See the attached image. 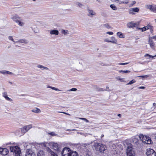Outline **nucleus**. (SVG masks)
Returning <instances> with one entry per match:
<instances>
[{
    "instance_id": "5",
    "label": "nucleus",
    "mask_w": 156,
    "mask_h": 156,
    "mask_svg": "<svg viewBox=\"0 0 156 156\" xmlns=\"http://www.w3.org/2000/svg\"><path fill=\"white\" fill-rule=\"evenodd\" d=\"M146 154L147 156H156L155 151L151 148L147 149L146 150Z\"/></svg>"
},
{
    "instance_id": "14",
    "label": "nucleus",
    "mask_w": 156,
    "mask_h": 156,
    "mask_svg": "<svg viewBox=\"0 0 156 156\" xmlns=\"http://www.w3.org/2000/svg\"><path fill=\"white\" fill-rule=\"evenodd\" d=\"M30 127H22L21 129L22 133H24L30 129Z\"/></svg>"
},
{
    "instance_id": "43",
    "label": "nucleus",
    "mask_w": 156,
    "mask_h": 156,
    "mask_svg": "<svg viewBox=\"0 0 156 156\" xmlns=\"http://www.w3.org/2000/svg\"><path fill=\"white\" fill-rule=\"evenodd\" d=\"M49 135H50L52 136H55L56 134L54 132H51L48 133Z\"/></svg>"
},
{
    "instance_id": "64",
    "label": "nucleus",
    "mask_w": 156,
    "mask_h": 156,
    "mask_svg": "<svg viewBox=\"0 0 156 156\" xmlns=\"http://www.w3.org/2000/svg\"><path fill=\"white\" fill-rule=\"evenodd\" d=\"M156 105V103H153V105L154 106H155Z\"/></svg>"
},
{
    "instance_id": "37",
    "label": "nucleus",
    "mask_w": 156,
    "mask_h": 156,
    "mask_svg": "<svg viewBox=\"0 0 156 156\" xmlns=\"http://www.w3.org/2000/svg\"><path fill=\"white\" fill-rule=\"evenodd\" d=\"M8 38L9 40H11L12 41H13L14 42V44H15L16 42H15V41H14V39H13L12 36H9V37Z\"/></svg>"
},
{
    "instance_id": "57",
    "label": "nucleus",
    "mask_w": 156,
    "mask_h": 156,
    "mask_svg": "<svg viewBox=\"0 0 156 156\" xmlns=\"http://www.w3.org/2000/svg\"><path fill=\"white\" fill-rule=\"evenodd\" d=\"M101 66H108V65H105L103 63H101Z\"/></svg>"
},
{
    "instance_id": "30",
    "label": "nucleus",
    "mask_w": 156,
    "mask_h": 156,
    "mask_svg": "<svg viewBox=\"0 0 156 156\" xmlns=\"http://www.w3.org/2000/svg\"><path fill=\"white\" fill-rule=\"evenodd\" d=\"M62 34L66 35L69 34V31L67 30H65L62 29Z\"/></svg>"
},
{
    "instance_id": "19",
    "label": "nucleus",
    "mask_w": 156,
    "mask_h": 156,
    "mask_svg": "<svg viewBox=\"0 0 156 156\" xmlns=\"http://www.w3.org/2000/svg\"><path fill=\"white\" fill-rule=\"evenodd\" d=\"M117 35L120 38H124L125 37V35L120 32H118L117 33Z\"/></svg>"
},
{
    "instance_id": "49",
    "label": "nucleus",
    "mask_w": 156,
    "mask_h": 156,
    "mask_svg": "<svg viewBox=\"0 0 156 156\" xmlns=\"http://www.w3.org/2000/svg\"><path fill=\"white\" fill-rule=\"evenodd\" d=\"M128 63H119V64L121 65H125L127 64Z\"/></svg>"
},
{
    "instance_id": "28",
    "label": "nucleus",
    "mask_w": 156,
    "mask_h": 156,
    "mask_svg": "<svg viewBox=\"0 0 156 156\" xmlns=\"http://www.w3.org/2000/svg\"><path fill=\"white\" fill-rule=\"evenodd\" d=\"M103 26L104 27L108 29H110L111 28V26L108 23L104 24Z\"/></svg>"
},
{
    "instance_id": "29",
    "label": "nucleus",
    "mask_w": 156,
    "mask_h": 156,
    "mask_svg": "<svg viewBox=\"0 0 156 156\" xmlns=\"http://www.w3.org/2000/svg\"><path fill=\"white\" fill-rule=\"evenodd\" d=\"M110 7L113 10H117V8L114 4H111L110 5Z\"/></svg>"
},
{
    "instance_id": "41",
    "label": "nucleus",
    "mask_w": 156,
    "mask_h": 156,
    "mask_svg": "<svg viewBox=\"0 0 156 156\" xmlns=\"http://www.w3.org/2000/svg\"><path fill=\"white\" fill-rule=\"evenodd\" d=\"M133 142L136 145H138L139 143V140H135Z\"/></svg>"
},
{
    "instance_id": "36",
    "label": "nucleus",
    "mask_w": 156,
    "mask_h": 156,
    "mask_svg": "<svg viewBox=\"0 0 156 156\" xmlns=\"http://www.w3.org/2000/svg\"><path fill=\"white\" fill-rule=\"evenodd\" d=\"M147 27H149L150 28L149 29H150L151 31V33H152V32L153 31V30H152V26H151V24H150V23L148 24L147 25Z\"/></svg>"
},
{
    "instance_id": "22",
    "label": "nucleus",
    "mask_w": 156,
    "mask_h": 156,
    "mask_svg": "<svg viewBox=\"0 0 156 156\" xmlns=\"http://www.w3.org/2000/svg\"><path fill=\"white\" fill-rule=\"evenodd\" d=\"M18 146H17L15 147H10V150L11 152H13V153L15 151V150H16V149H17V148H18Z\"/></svg>"
},
{
    "instance_id": "21",
    "label": "nucleus",
    "mask_w": 156,
    "mask_h": 156,
    "mask_svg": "<svg viewBox=\"0 0 156 156\" xmlns=\"http://www.w3.org/2000/svg\"><path fill=\"white\" fill-rule=\"evenodd\" d=\"M37 67L41 69L42 70L43 69H46V70H48L49 69L47 67H45L44 66L41 65H38L37 66Z\"/></svg>"
},
{
    "instance_id": "60",
    "label": "nucleus",
    "mask_w": 156,
    "mask_h": 156,
    "mask_svg": "<svg viewBox=\"0 0 156 156\" xmlns=\"http://www.w3.org/2000/svg\"><path fill=\"white\" fill-rule=\"evenodd\" d=\"M79 119H82L83 120H86L85 118H79Z\"/></svg>"
},
{
    "instance_id": "33",
    "label": "nucleus",
    "mask_w": 156,
    "mask_h": 156,
    "mask_svg": "<svg viewBox=\"0 0 156 156\" xmlns=\"http://www.w3.org/2000/svg\"><path fill=\"white\" fill-rule=\"evenodd\" d=\"M129 13L130 14L134 15L135 14L134 11L133 10L132 8L130 9L129 10Z\"/></svg>"
},
{
    "instance_id": "40",
    "label": "nucleus",
    "mask_w": 156,
    "mask_h": 156,
    "mask_svg": "<svg viewBox=\"0 0 156 156\" xmlns=\"http://www.w3.org/2000/svg\"><path fill=\"white\" fill-rule=\"evenodd\" d=\"M149 76V75H143V76H139V77H141V78H147V77H148Z\"/></svg>"
},
{
    "instance_id": "38",
    "label": "nucleus",
    "mask_w": 156,
    "mask_h": 156,
    "mask_svg": "<svg viewBox=\"0 0 156 156\" xmlns=\"http://www.w3.org/2000/svg\"><path fill=\"white\" fill-rule=\"evenodd\" d=\"M5 98L6 100H7L8 101H12V99L9 98V97H8L7 96H6L5 97Z\"/></svg>"
},
{
    "instance_id": "24",
    "label": "nucleus",
    "mask_w": 156,
    "mask_h": 156,
    "mask_svg": "<svg viewBox=\"0 0 156 156\" xmlns=\"http://www.w3.org/2000/svg\"><path fill=\"white\" fill-rule=\"evenodd\" d=\"M150 28L148 27H147V26L144 27L143 28H137V29L138 30H141L142 31H144L147 30H148Z\"/></svg>"
},
{
    "instance_id": "50",
    "label": "nucleus",
    "mask_w": 156,
    "mask_h": 156,
    "mask_svg": "<svg viewBox=\"0 0 156 156\" xmlns=\"http://www.w3.org/2000/svg\"><path fill=\"white\" fill-rule=\"evenodd\" d=\"M145 88V87L141 86L138 87V88L139 89H144Z\"/></svg>"
},
{
    "instance_id": "4",
    "label": "nucleus",
    "mask_w": 156,
    "mask_h": 156,
    "mask_svg": "<svg viewBox=\"0 0 156 156\" xmlns=\"http://www.w3.org/2000/svg\"><path fill=\"white\" fill-rule=\"evenodd\" d=\"M11 19L20 26H23L24 23L20 21L21 17L17 15H15L12 16L11 17Z\"/></svg>"
},
{
    "instance_id": "3",
    "label": "nucleus",
    "mask_w": 156,
    "mask_h": 156,
    "mask_svg": "<svg viewBox=\"0 0 156 156\" xmlns=\"http://www.w3.org/2000/svg\"><path fill=\"white\" fill-rule=\"evenodd\" d=\"M126 151L127 156H135V153L133 150L131 144L129 145L127 147Z\"/></svg>"
},
{
    "instance_id": "46",
    "label": "nucleus",
    "mask_w": 156,
    "mask_h": 156,
    "mask_svg": "<svg viewBox=\"0 0 156 156\" xmlns=\"http://www.w3.org/2000/svg\"><path fill=\"white\" fill-rule=\"evenodd\" d=\"M115 2L116 3H119L120 4H122V1H121L118 0H116V1Z\"/></svg>"
},
{
    "instance_id": "59",
    "label": "nucleus",
    "mask_w": 156,
    "mask_h": 156,
    "mask_svg": "<svg viewBox=\"0 0 156 156\" xmlns=\"http://www.w3.org/2000/svg\"><path fill=\"white\" fill-rule=\"evenodd\" d=\"M79 119H82L83 120H86L85 118H79Z\"/></svg>"
},
{
    "instance_id": "27",
    "label": "nucleus",
    "mask_w": 156,
    "mask_h": 156,
    "mask_svg": "<svg viewBox=\"0 0 156 156\" xmlns=\"http://www.w3.org/2000/svg\"><path fill=\"white\" fill-rule=\"evenodd\" d=\"M119 72L120 73H129L130 72L129 70H122L119 71Z\"/></svg>"
},
{
    "instance_id": "42",
    "label": "nucleus",
    "mask_w": 156,
    "mask_h": 156,
    "mask_svg": "<svg viewBox=\"0 0 156 156\" xmlns=\"http://www.w3.org/2000/svg\"><path fill=\"white\" fill-rule=\"evenodd\" d=\"M6 70H2L0 71V73L3 74L4 75L6 74Z\"/></svg>"
},
{
    "instance_id": "31",
    "label": "nucleus",
    "mask_w": 156,
    "mask_h": 156,
    "mask_svg": "<svg viewBox=\"0 0 156 156\" xmlns=\"http://www.w3.org/2000/svg\"><path fill=\"white\" fill-rule=\"evenodd\" d=\"M152 5L149 4H147L145 5V8L146 9L150 10L151 7Z\"/></svg>"
},
{
    "instance_id": "53",
    "label": "nucleus",
    "mask_w": 156,
    "mask_h": 156,
    "mask_svg": "<svg viewBox=\"0 0 156 156\" xmlns=\"http://www.w3.org/2000/svg\"><path fill=\"white\" fill-rule=\"evenodd\" d=\"M59 112V113H63L66 114L68 115H70L69 113H67L65 112Z\"/></svg>"
},
{
    "instance_id": "56",
    "label": "nucleus",
    "mask_w": 156,
    "mask_h": 156,
    "mask_svg": "<svg viewBox=\"0 0 156 156\" xmlns=\"http://www.w3.org/2000/svg\"><path fill=\"white\" fill-rule=\"evenodd\" d=\"M151 38L156 40V35L151 37Z\"/></svg>"
},
{
    "instance_id": "54",
    "label": "nucleus",
    "mask_w": 156,
    "mask_h": 156,
    "mask_svg": "<svg viewBox=\"0 0 156 156\" xmlns=\"http://www.w3.org/2000/svg\"><path fill=\"white\" fill-rule=\"evenodd\" d=\"M128 3H129V2L128 1H126V2L122 1V4L123 3V4H127Z\"/></svg>"
},
{
    "instance_id": "6",
    "label": "nucleus",
    "mask_w": 156,
    "mask_h": 156,
    "mask_svg": "<svg viewBox=\"0 0 156 156\" xmlns=\"http://www.w3.org/2000/svg\"><path fill=\"white\" fill-rule=\"evenodd\" d=\"M127 27L129 28H133L135 27H137V24L136 23L130 22L128 23L127 24Z\"/></svg>"
},
{
    "instance_id": "17",
    "label": "nucleus",
    "mask_w": 156,
    "mask_h": 156,
    "mask_svg": "<svg viewBox=\"0 0 156 156\" xmlns=\"http://www.w3.org/2000/svg\"><path fill=\"white\" fill-rule=\"evenodd\" d=\"M31 111L32 112L37 113H38L41 112V110L37 108H35L34 109H32Z\"/></svg>"
},
{
    "instance_id": "34",
    "label": "nucleus",
    "mask_w": 156,
    "mask_h": 156,
    "mask_svg": "<svg viewBox=\"0 0 156 156\" xmlns=\"http://www.w3.org/2000/svg\"><path fill=\"white\" fill-rule=\"evenodd\" d=\"M134 12H138L139 11V9L138 7H136L132 8Z\"/></svg>"
},
{
    "instance_id": "18",
    "label": "nucleus",
    "mask_w": 156,
    "mask_h": 156,
    "mask_svg": "<svg viewBox=\"0 0 156 156\" xmlns=\"http://www.w3.org/2000/svg\"><path fill=\"white\" fill-rule=\"evenodd\" d=\"M16 42H19L21 43L27 44L28 43V41L25 39H20L16 41Z\"/></svg>"
},
{
    "instance_id": "62",
    "label": "nucleus",
    "mask_w": 156,
    "mask_h": 156,
    "mask_svg": "<svg viewBox=\"0 0 156 156\" xmlns=\"http://www.w3.org/2000/svg\"><path fill=\"white\" fill-rule=\"evenodd\" d=\"M118 116L120 117H121V115L120 114H118Z\"/></svg>"
},
{
    "instance_id": "61",
    "label": "nucleus",
    "mask_w": 156,
    "mask_h": 156,
    "mask_svg": "<svg viewBox=\"0 0 156 156\" xmlns=\"http://www.w3.org/2000/svg\"><path fill=\"white\" fill-rule=\"evenodd\" d=\"M85 119H86V120H84V121H85V122H89V121H88V120H87V119H86V118H85Z\"/></svg>"
},
{
    "instance_id": "45",
    "label": "nucleus",
    "mask_w": 156,
    "mask_h": 156,
    "mask_svg": "<svg viewBox=\"0 0 156 156\" xmlns=\"http://www.w3.org/2000/svg\"><path fill=\"white\" fill-rule=\"evenodd\" d=\"M7 92H5L3 93H2L3 96V97H4V98H5V97L7 96Z\"/></svg>"
},
{
    "instance_id": "39",
    "label": "nucleus",
    "mask_w": 156,
    "mask_h": 156,
    "mask_svg": "<svg viewBox=\"0 0 156 156\" xmlns=\"http://www.w3.org/2000/svg\"><path fill=\"white\" fill-rule=\"evenodd\" d=\"M77 90V89L76 88H72L71 89L68 90V91H76Z\"/></svg>"
},
{
    "instance_id": "55",
    "label": "nucleus",
    "mask_w": 156,
    "mask_h": 156,
    "mask_svg": "<svg viewBox=\"0 0 156 156\" xmlns=\"http://www.w3.org/2000/svg\"><path fill=\"white\" fill-rule=\"evenodd\" d=\"M105 41L107 42H111L110 40H108V39H105Z\"/></svg>"
},
{
    "instance_id": "11",
    "label": "nucleus",
    "mask_w": 156,
    "mask_h": 156,
    "mask_svg": "<svg viewBox=\"0 0 156 156\" xmlns=\"http://www.w3.org/2000/svg\"><path fill=\"white\" fill-rule=\"evenodd\" d=\"M50 34L51 35H57L59 34V32L57 30H50Z\"/></svg>"
},
{
    "instance_id": "9",
    "label": "nucleus",
    "mask_w": 156,
    "mask_h": 156,
    "mask_svg": "<svg viewBox=\"0 0 156 156\" xmlns=\"http://www.w3.org/2000/svg\"><path fill=\"white\" fill-rule=\"evenodd\" d=\"M21 153L20 149V148L18 147V148L15 150V151L13 154L15 156H20Z\"/></svg>"
},
{
    "instance_id": "52",
    "label": "nucleus",
    "mask_w": 156,
    "mask_h": 156,
    "mask_svg": "<svg viewBox=\"0 0 156 156\" xmlns=\"http://www.w3.org/2000/svg\"><path fill=\"white\" fill-rule=\"evenodd\" d=\"M67 154L68 155V156H71V151H70L68 153H67Z\"/></svg>"
},
{
    "instance_id": "32",
    "label": "nucleus",
    "mask_w": 156,
    "mask_h": 156,
    "mask_svg": "<svg viewBox=\"0 0 156 156\" xmlns=\"http://www.w3.org/2000/svg\"><path fill=\"white\" fill-rule=\"evenodd\" d=\"M136 82V81L134 80H131L129 82V83H127L126 84L127 85H131L133 83H134Z\"/></svg>"
},
{
    "instance_id": "2",
    "label": "nucleus",
    "mask_w": 156,
    "mask_h": 156,
    "mask_svg": "<svg viewBox=\"0 0 156 156\" xmlns=\"http://www.w3.org/2000/svg\"><path fill=\"white\" fill-rule=\"evenodd\" d=\"M94 147L97 151H98L101 153L103 152L106 148L105 145L98 143L95 144Z\"/></svg>"
},
{
    "instance_id": "13",
    "label": "nucleus",
    "mask_w": 156,
    "mask_h": 156,
    "mask_svg": "<svg viewBox=\"0 0 156 156\" xmlns=\"http://www.w3.org/2000/svg\"><path fill=\"white\" fill-rule=\"evenodd\" d=\"M48 151L51 154V156H58L56 153L53 152L49 148L48 149Z\"/></svg>"
},
{
    "instance_id": "63",
    "label": "nucleus",
    "mask_w": 156,
    "mask_h": 156,
    "mask_svg": "<svg viewBox=\"0 0 156 156\" xmlns=\"http://www.w3.org/2000/svg\"><path fill=\"white\" fill-rule=\"evenodd\" d=\"M133 4H135L136 3V2L135 1H133Z\"/></svg>"
},
{
    "instance_id": "51",
    "label": "nucleus",
    "mask_w": 156,
    "mask_h": 156,
    "mask_svg": "<svg viewBox=\"0 0 156 156\" xmlns=\"http://www.w3.org/2000/svg\"><path fill=\"white\" fill-rule=\"evenodd\" d=\"M105 90V89H104L102 88H100L98 90V91H104Z\"/></svg>"
},
{
    "instance_id": "44",
    "label": "nucleus",
    "mask_w": 156,
    "mask_h": 156,
    "mask_svg": "<svg viewBox=\"0 0 156 156\" xmlns=\"http://www.w3.org/2000/svg\"><path fill=\"white\" fill-rule=\"evenodd\" d=\"M6 74L9 75H13V73H12L10 72L6 71Z\"/></svg>"
},
{
    "instance_id": "7",
    "label": "nucleus",
    "mask_w": 156,
    "mask_h": 156,
    "mask_svg": "<svg viewBox=\"0 0 156 156\" xmlns=\"http://www.w3.org/2000/svg\"><path fill=\"white\" fill-rule=\"evenodd\" d=\"M87 10L88 12V14H87L88 16L93 17V16L96 15V13L93 10L88 8L87 9Z\"/></svg>"
},
{
    "instance_id": "8",
    "label": "nucleus",
    "mask_w": 156,
    "mask_h": 156,
    "mask_svg": "<svg viewBox=\"0 0 156 156\" xmlns=\"http://www.w3.org/2000/svg\"><path fill=\"white\" fill-rule=\"evenodd\" d=\"M1 154L3 155H6L9 152V151L6 148H0Z\"/></svg>"
},
{
    "instance_id": "16",
    "label": "nucleus",
    "mask_w": 156,
    "mask_h": 156,
    "mask_svg": "<svg viewBox=\"0 0 156 156\" xmlns=\"http://www.w3.org/2000/svg\"><path fill=\"white\" fill-rule=\"evenodd\" d=\"M150 10L153 12L156 13V5H152L151 7Z\"/></svg>"
},
{
    "instance_id": "48",
    "label": "nucleus",
    "mask_w": 156,
    "mask_h": 156,
    "mask_svg": "<svg viewBox=\"0 0 156 156\" xmlns=\"http://www.w3.org/2000/svg\"><path fill=\"white\" fill-rule=\"evenodd\" d=\"M112 146L113 147V149L115 150L116 149V145L115 144H112Z\"/></svg>"
},
{
    "instance_id": "12",
    "label": "nucleus",
    "mask_w": 156,
    "mask_h": 156,
    "mask_svg": "<svg viewBox=\"0 0 156 156\" xmlns=\"http://www.w3.org/2000/svg\"><path fill=\"white\" fill-rule=\"evenodd\" d=\"M69 151H70V149L68 147H65L63 149L62 152V154H67V153H68Z\"/></svg>"
},
{
    "instance_id": "35",
    "label": "nucleus",
    "mask_w": 156,
    "mask_h": 156,
    "mask_svg": "<svg viewBox=\"0 0 156 156\" xmlns=\"http://www.w3.org/2000/svg\"><path fill=\"white\" fill-rule=\"evenodd\" d=\"M76 4L77 5L79 6V7L80 8H82V6H83V4L79 2H77Z\"/></svg>"
},
{
    "instance_id": "20",
    "label": "nucleus",
    "mask_w": 156,
    "mask_h": 156,
    "mask_svg": "<svg viewBox=\"0 0 156 156\" xmlns=\"http://www.w3.org/2000/svg\"><path fill=\"white\" fill-rule=\"evenodd\" d=\"M110 42L114 44H117V40L114 37H112L111 38V40H110Z\"/></svg>"
},
{
    "instance_id": "23",
    "label": "nucleus",
    "mask_w": 156,
    "mask_h": 156,
    "mask_svg": "<svg viewBox=\"0 0 156 156\" xmlns=\"http://www.w3.org/2000/svg\"><path fill=\"white\" fill-rule=\"evenodd\" d=\"M44 153L43 151H40L37 154V156H44Z\"/></svg>"
},
{
    "instance_id": "58",
    "label": "nucleus",
    "mask_w": 156,
    "mask_h": 156,
    "mask_svg": "<svg viewBox=\"0 0 156 156\" xmlns=\"http://www.w3.org/2000/svg\"><path fill=\"white\" fill-rule=\"evenodd\" d=\"M150 56V55H149V54H146L145 55H144V56L145 57H147V56Z\"/></svg>"
},
{
    "instance_id": "26",
    "label": "nucleus",
    "mask_w": 156,
    "mask_h": 156,
    "mask_svg": "<svg viewBox=\"0 0 156 156\" xmlns=\"http://www.w3.org/2000/svg\"><path fill=\"white\" fill-rule=\"evenodd\" d=\"M47 87L48 88H50L52 90H55L57 91H61V90H60L57 88H56L54 87L49 86H48Z\"/></svg>"
},
{
    "instance_id": "47",
    "label": "nucleus",
    "mask_w": 156,
    "mask_h": 156,
    "mask_svg": "<svg viewBox=\"0 0 156 156\" xmlns=\"http://www.w3.org/2000/svg\"><path fill=\"white\" fill-rule=\"evenodd\" d=\"M107 34H109L110 35L113 34V33L112 32H106Z\"/></svg>"
},
{
    "instance_id": "25",
    "label": "nucleus",
    "mask_w": 156,
    "mask_h": 156,
    "mask_svg": "<svg viewBox=\"0 0 156 156\" xmlns=\"http://www.w3.org/2000/svg\"><path fill=\"white\" fill-rule=\"evenodd\" d=\"M25 156H36V154L34 152L29 153L28 152L27 153Z\"/></svg>"
},
{
    "instance_id": "1",
    "label": "nucleus",
    "mask_w": 156,
    "mask_h": 156,
    "mask_svg": "<svg viewBox=\"0 0 156 156\" xmlns=\"http://www.w3.org/2000/svg\"><path fill=\"white\" fill-rule=\"evenodd\" d=\"M140 139L142 142L147 144H149L151 143V140L150 138L148 136H144L143 134H140L139 136Z\"/></svg>"
},
{
    "instance_id": "15",
    "label": "nucleus",
    "mask_w": 156,
    "mask_h": 156,
    "mask_svg": "<svg viewBox=\"0 0 156 156\" xmlns=\"http://www.w3.org/2000/svg\"><path fill=\"white\" fill-rule=\"evenodd\" d=\"M53 148L56 151L59 150V146L57 143L54 144L52 146Z\"/></svg>"
},
{
    "instance_id": "10",
    "label": "nucleus",
    "mask_w": 156,
    "mask_h": 156,
    "mask_svg": "<svg viewBox=\"0 0 156 156\" xmlns=\"http://www.w3.org/2000/svg\"><path fill=\"white\" fill-rule=\"evenodd\" d=\"M148 43L152 48L153 49L154 48L155 44L152 40L149 39L148 40Z\"/></svg>"
}]
</instances>
